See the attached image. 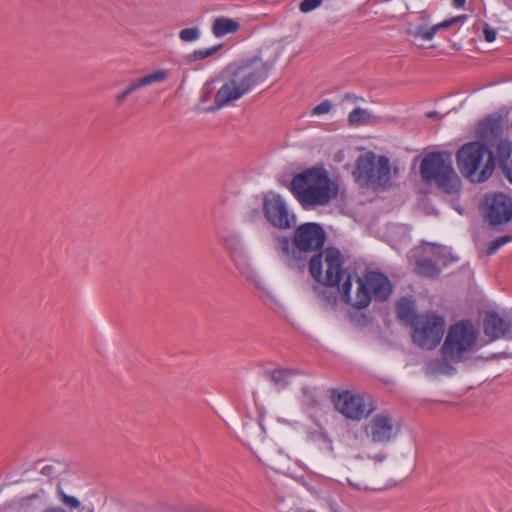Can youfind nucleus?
<instances>
[{"label": "nucleus", "mask_w": 512, "mask_h": 512, "mask_svg": "<svg viewBox=\"0 0 512 512\" xmlns=\"http://www.w3.org/2000/svg\"><path fill=\"white\" fill-rule=\"evenodd\" d=\"M361 186H382L390 179V163L384 156L377 157L372 152L360 155L353 172Z\"/></svg>", "instance_id": "obj_8"}, {"label": "nucleus", "mask_w": 512, "mask_h": 512, "mask_svg": "<svg viewBox=\"0 0 512 512\" xmlns=\"http://www.w3.org/2000/svg\"><path fill=\"white\" fill-rule=\"evenodd\" d=\"M346 99H349V100H358L359 97L353 95V94H346L345 96ZM360 100H363L362 98H360Z\"/></svg>", "instance_id": "obj_41"}, {"label": "nucleus", "mask_w": 512, "mask_h": 512, "mask_svg": "<svg viewBox=\"0 0 512 512\" xmlns=\"http://www.w3.org/2000/svg\"><path fill=\"white\" fill-rule=\"evenodd\" d=\"M147 75L149 76L152 84L161 83L168 79L170 71L167 69H159Z\"/></svg>", "instance_id": "obj_30"}, {"label": "nucleus", "mask_w": 512, "mask_h": 512, "mask_svg": "<svg viewBox=\"0 0 512 512\" xmlns=\"http://www.w3.org/2000/svg\"><path fill=\"white\" fill-rule=\"evenodd\" d=\"M60 500L70 509H76L80 506V501L76 497L67 495L62 491L60 492Z\"/></svg>", "instance_id": "obj_34"}, {"label": "nucleus", "mask_w": 512, "mask_h": 512, "mask_svg": "<svg viewBox=\"0 0 512 512\" xmlns=\"http://www.w3.org/2000/svg\"><path fill=\"white\" fill-rule=\"evenodd\" d=\"M303 394H304V402L307 404V405H313L316 401H315V396L313 394V392L308 389V388H303Z\"/></svg>", "instance_id": "obj_36"}, {"label": "nucleus", "mask_w": 512, "mask_h": 512, "mask_svg": "<svg viewBox=\"0 0 512 512\" xmlns=\"http://www.w3.org/2000/svg\"><path fill=\"white\" fill-rule=\"evenodd\" d=\"M239 27V23L231 18L218 17L213 21L211 29L215 37L221 38L227 34L236 32Z\"/></svg>", "instance_id": "obj_23"}, {"label": "nucleus", "mask_w": 512, "mask_h": 512, "mask_svg": "<svg viewBox=\"0 0 512 512\" xmlns=\"http://www.w3.org/2000/svg\"><path fill=\"white\" fill-rule=\"evenodd\" d=\"M135 82H136L137 86L139 87V89L142 87H145V86L152 85L148 75H145L143 77L136 79Z\"/></svg>", "instance_id": "obj_37"}, {"label": "nucleus", "mask_w": 512, "mask_h": 512, "mask_svg": "<svg viewBox=\"0 0 512 512\" xmlns=\"http://www.w3.org/2000/svg\"><path fill=\"white\" fill-rule=\"evenodd\" d=\"M449 361H451L449 359ZM454 371V368L448 362V358L443 359H434L430 360L427 365L425 372L429 376H439V375H451Z\"/></svg>", "instance_id": "obj_24"}, {"label": "nucleus", "mask_w": 512, "mask_h": 512, "mask_svg": "<svg viewBox=\"0 0 512 512\" xmlns=\"http://www.w3.org/2000/svg\"><path fill=\"white\" fill-rule=\"evenodd\" d=\"M496 161L505 177L512 184V142L500 140L496 147Z\"/></svg>", "instance_id": "obj_17"}, {"label": "nucleus", "mask_w": 512, "mask_h": 512, "mask_svg": "<svg viewBox=\"0 0 512 512\" xmlns=\"http://www.w3.org/2000/svg\"><path fill=\"white\" fill-rule=\"evenodd\" d=\"M464 19H465L464 16H459V17H454L451 19L444 20L438 24L433 25L430 28L424 27V26H419V27H417V29L414 33V36L416 38H421L425 41H430L434 38L435 34L440 29L448 28V27L452 26L454 23H456L457 21L464 20Z\"/></svg>", "instance_id": "obj_21"}, {"label": "nucleus", "mask_w": 512, "mask_h": 512, "mask_svg": "<svg viewBox=\"0 0 512 512\" xmlns=\"http://www.w3.org/2000/svg\"><path fill=\"white\" fill-rule=\"evenodd\" d=\"M201 31L198 27L184 28L179 31V39L184 43L195 42L200 39Z\"/></svg>", "instance_id": "obj_27"}, {"label": "nucleus", "mask_w": 512, "mask_h": 512, "mask_svg": "<svg viewBox=\"0 0 512 512\" xmlns=\"http://www.w3.org/2000/svg\"><path fill=\"white\" fill-rule=\"evenodd\" d=\"M414 302L410 299L403 298L398 302L397 315L403 321H411L416 318Z\"/></svg>", "instance_id": "obj_25"}, {"label": "nucleus", "mask_w": 512, "mask_h": 512, "mask_svg": "<svg viewBox=\"0 0 512 512\" xmlns=\"http://www.w3.org/2000/svg\"><path fill=\"white\" fill-rule=\"evenodd\" d=\"M291 191L304 208L325 206L337 198L338 184L323 167H312L295 175Z\"/></svg>", "instance_id": "obj_3"}, {"label": "nucleus", "mask_w": 512, "mask_h": 512, "mask_svg": "<svg viewBox=\"0 0 512 512\" xmlns=\"http://www.w3.org/2000/svg\"><path fill=\"white\" fill-rule=\"evenodd\" d=\"M50 469H51V466L47 465V466L43 467L42 472L43 473H48Z\"/></svg>", "instance_id": "obj_42"}, {"label": "nucleus", "mask_w": 512, "mask_h": 512, "mask_svg": "<svg viewBox=\"0 0 512 512\" xmlns=\"http://www.w3.org/2000/svg\"><path fill=\"white\" fill-rule=\"evenodd\" d=\"M326 267H327V266H326V263H325V261L323 260V266H322V271H323V273H325V272H326Z\"/></svg>", "instance_id": "obj_45"}, {"label": "nucleus", "mask_w": 512, "mask_h": 512, "mask_svg": "<svg viewBox=\"0 0 512 512\" xmlns=\"http://www.w3.org/2000/svg\"><path fill=\"white\" fill-rule=\"evenodd\" d=\"M278 56L279 54L275 53L272 59L264 60L260 55L239 66L230 67L226 71V78L222 86L215 95L213 109H220L240 99L254 86L264 81Z\"/></svg>", "instance_id": "obj_2"}, {"label": "nucleus", "mask_w": 512, "mask_h": 512, "mask_svg": "<svg viewBox=\"0 0 512 512\" xmlns=\"http://www.w3.org/2000/svg\"><path fill=\"white\" fill-rule=\"evenodd\" d=\"M332 107L333 104L330 100H324L312 109L311 114L313 116H322L328 114L331 111Z\"/></svg>", "instance_id": "obj_29"}, {"label": "nucleus", "mask_w": 512, "mask_h": 512, "mask_svg": "<svg viewBox=\"0 0 512 512\" xmlns=\"http://www.w3.org/2000/svg\"><path fill=\"white\" fill-rule=\"evenodd\" d=\"M326 240L323 228L317 223H304L297 227L294 232L292 247L286 236H278L275 240V248L280 253L283 261L290 268H302L304 262L298 254L301 252H312L322 248Z\"/></svg>", "instance_id": "obj_4"}, {"label": "nucleus", "mask_w": 512, "mask_h": 512, "mask_svg": "<svg viewBox=\"0 0 512 512\" xmlns=\"http://www.w3.org/2000/svg\"><path fill=\"white\" fill-rule=\"evenodd\" d=\"M379 117L370 110L364 108H355L348 115V121L352 126L373 125L379 122Z\"/></svg>", "instance_id": "obj_22"}, {"label": "nucleus", "mask_w": 512, "mask_h": 512, "mask_svg": "<svg viewBox=\"0 0 512 512\" xmlns=\"http://www.w3.org/2000/svg\"><path fill=\"white\" fill-rule=\"evenodd\" d=\"M512 238L510 236H501L497 239H495L488 248V253L493 254L495 253L500 247L504 246L508 242H510Z\"/></svg>", "instance_id": "obj_33"}, {"label": "nucleus", "mask_w": 512, "mask_h": 512, "mask_svg": "<svg viewBox=\"0 0 512 512\" xmlns=\"http://www.w3.org/2000/svg\"><path fill=\"white\" fill-rule=\"evenodd\" d=\"M499 123L494 119H485L481 121L475 130L478 141L486 144L492 142L499 135Z\"/></svg>", "instance_id": "obj_19"}, {"label": "nucleus", "mask_w": 512, "mask_h": 512, "mask_svg": "<svg viewBox=\"0 0 512 512\" xmlns=\"http://www.w3.org/2000/svg\"><path fill=\"white\" fill-rule=\"evenodd\" d=\"M322 2L323 0H303L300 3L299 9L303 13H308L318 8Z\"/></svg>", "instance_id": "obj_32"}, {"label": "nucleus", "mask_w": 512, "mask_h": 512, "mask_svg": "<svg viewBox=\"0 0 512 512\" xmlns=\"http://www.w3.org/2000/svg\"><path fill=\"white\" fill-rule=\"evenodd\" d=\"M263 210L268 222L279 229H288L295 224V215L291 213L284 199L276 193L264 197Z\"/></svg>", "instance_id": "obj_14"}, {"label": "nucleus", "mask_w": 512, "mask_h": 512, "mask_svg": "<svg viewBox=\"0 0 512 512\" xmlns=\"http://www.w3.org/2000/svg\"><path fill=\"white\" fill-rule=\"evenodd\" d=\"M496 155L480 142L472 141L462 145L456 154V163L460 173L473 183L488 180L495 168Z\"/></svg>", "instance_id": "obj_5"}, {"label": "nucleus", "mask_w": 512, "mask_h": 512, "mask_svg": "<svg viewBox=\"0 0 512 512\" xmlns=\"http://www.w3.org/2000/svg\"><path fill=\"white\" fill-rule=\"evenodd\" d=\"M343 257L334 247H328L313 256L309 262L311 276L326 286H337L341 300L355 309L366 308L374 297L386 300L392 287L389 279L382 273L367 272L363 277L342 268Z\"/></svg>", "instance_id": "obj_1"}, {"label": "nucleus", "mask_w": 512, "mask_h": 512, "mask_svg": "<svg viewBox=\"0 0 512 512\" xmlns=\"http://www.w3.org/2000/svg\"><path fill=\"white\" fill-rule=\"evenodd\" d=\"M420 174L427 182L434 181L448 194H457L461 179L453 168L452 154L447 151L431 152L421 162Z\"/></svg>", "instance_id": "obj_6"}, {"label": "nucleus", "mask_w": 512, "mask_h": 512, "mask_svg": "<svg viewBox=\"0 0 512 512\" xmlns=\"http://www.w3.org/2000/svg\"><path fill=\"white\" fill-rule=\"evenodd\" d=\"M138 89H139V87L137 86V84L134 80L125 90H123L121 93L116 95V97H115L116 103L122 104L130 94L134 93Z\"/></svg>", "instance_id": "obj_31"}, {"label": "nucleus", "mask_w": 512, "mask_h": 512, "mask_svg": "<svg viewBox=\"0 0 512 512\" xmlns=\"http://www.w3.org/2000/svg\"><path fill=\"white\" fill-rule=\"evenodd\" d=\"M222 241L239 273L255 285H262L264 280L254 267L242 236L237 232H229L223 236Z\"/></svg>", "instance_id": "obj_10"}, {"label": "nucleus", "mask_w": 512, "mask_h": 512, "mask_svg": "<svg viewBox=\"0 0 512 512\" xmlns=\"http://www.w3.org/2000/svg\"><path fill=\"white\" fill-rule=\"evenodd\" d=\"M36 497H37V495H36V494H33V495L29 496V497H26V498L21 499V501H20V505H19V506H20V508H24V507H26V506L28 505V503H29L32 499H34V498H36Z\"/></svg>", "instance_id": "obj_38"}, {"label": "nucleus", "mask_w": 512, "mask_h": 512, "mask_svg": "<svg viewBox=\"0 0 512 512\" xmlns=\"http://www.w3.org/2000/svg\"><path fill=\"white\" fill-rule=\"evenodd\" d=\"M410 229L404 224H392L387 229V237L392 247L399 249L409 243Z\"/></svg>", "instance_id": "obj_20"}, {"label": "nucleus", "mask_w": 512, "mask_h": 512, "mask_svg": "<svg viewBox=\"0 0 512 512\" xmlns=\"http://www.w3.org/2000/svg\"><path fill=\"white\" fill-rule=\"evenodd\" d=\"M219 48H220V46L217 45V46H213V47H209V48H201V49L194 50L191 54H189L187 56V61L193 62V61H200V60L209 58L214 53H216Z\"/></svg>", "instance_id": "obj_26"}, {"label": "nucleus", "mask_w": 512, "mask_h": 512, "mask_svg": "<svg viewBox=\"0 0 512 512\" xmlns=\"http://www.w3.org/2000/svg\"><path fill=\"white\" fill-rule=\"evenodd\" d=\"M478 330L468 321H461L448 330L442 346L443 357L453 362L466 359L477 348Z\"/></svg>", "instance_id": "obj_7"}, {"label": "nucleus", "mask_w": 512, "mask_h": 512, "mask_svg": "<svg viewBox=\"0 0 512 512\" xmlns=\"http://www.w3.org/2000/svg\"><path fill=\"white\" fill-rule=\"evenodd\" d=\"M291 376L292 373L289 370H276L272 373V380L280 388H283L290 383L289 379Z\"/></svg>", "instance_id": "obj_28"}, {"label": "nucleus", "mask_w": 512, "mask_h": 512, "mask_svg": "<svg viewBox=\"0 0 512 512\" xmlns=\"http://www.w3.org/2000/svg\"><path fill=\"white\" fill-rule=\"evenodd\" d=\"M422 250L426 254L432 255L436 261L441 262L444 265L457 262L459 260L458 255L455 254L451 248L446 246L425 243L423 244Z\"/></svg>", "instance_id": "obj_18"}, {"label": "nucleus", "mask_w": 512, "mask_h": 512, "mask_svg": "<svg viewBox=\"0 0 512 512\" xmlns=\"http://www.w3.org/2000/svg\"><path fill=\"white\" fill-rule=\"evenodd\" d=\"M482 210L490 224L507 223L512 218V198L503 192L486 194Z\"/></svg>", "instance_id": "obj_13"}, {"label": "nucleus", "mask_w": 512, "mask_h": 512, "mask_svg": "<svg viewBox=\"0 0 512 512\" xmlns=\"http://www.w3.org/2000/svg\"><path fill=\"white\" fill-rule=\"evenodd\" d=\"M510 329L511 322L497 314L490 313L484 320V333L491 340L505 337L510 332Z\"/></svg>", "instance_id": "obj_16"}, {"label": "nucleus", "mask_w": 512, "mask_h": 512, "mask_svg": "<svg viewBox=\"0 0 512 512\" xmlns=\"http://www.w3.org/2000/svg\"><path fill=\"white\" fill-rule=\"evenodd\" d=\"M331 400L335 409L350 420L360 421L376 410L371 396L349 390L333 391Z\"/></svg>", "instance_id": "obj_9"}, {"label": "nucleus", "mask_w": 512, "mask_h": 512, "mask_svg": "<svg viewBox=\"0 0 512 512\" xmlns=\"http://www.w3.org/2000/svg\"><path fill=\"white\" fill-rule=\"evenodd\" d=\"M412 339L423 349H434L440 343L444 334V320L434 314L416 316L412 321Z\"/></svg>", "instance_id": "obj_11"}, {"label": "nucleus", "mask_w": 512, "mask_h": 512, "mask_svg": "<svg viewBox=\"0 0 512 512\" xmlns=\"http://www.w3.org/2000/svg\"><path fill=\"white\" fill-rule=\"evenodd\" d=\"M400 430V423L387 412L375 414L363 428L366 437L375 444H386L395 440Z\"/></svg>", "instance_id": "obj_12"}, {"label": "nucleus", "mask_w": 512, "mask_h": 512, "mask_svg": "<svg viewBox=\"0 0 512 512\" xmlns=\"http://www.w3.org/2000/svg\"><path fill=\"white\" fill-rule=\"evenodd\" d=\"M496 35V30L494 28L490 27L488 24L484 25L483 36L487 42H494L496 40Z\"/></svg>", "instance_id": "obj_35"}, {"label": "nucleus", "mask_w": 512, "mask_h": 512, "mask_svg": "<svg viewBox=\"0 0 512 512\" xmlns=\"http://www.w3.org/2000/svg\"><path fill=\"white\" fill-rule=\"evenodd\" d=\"M42 512H67L64 508L59 506H51L44 509Z\"/></svg>", "instance_id": "obj_39"}, {"label": "nucleus", "mask_w": 512, "mask_h": 512, "mask_svg": "<svg viewBox=\"0 0 512 512\" xmlns=\"http://www.w3.org/2000/svg\"><path fill=\"white\" fill-rule=\"evenodd\" d=\"M452 1H453L454 7H456V8H462L466 3V0H452Z\"/></svg>", "instance_id": "obj_40"}, {"label": "nucleus", "mask_w": 512, "mask_h": 512, "mask_svg": "<svg viewBox=\"0 0 512 512\" xmlns=\"http://www.w3.org/2000/svg\"><path fill=\"white\" fill-rule=\"evenodd\" d=\"M436 115H437V112H429V113L427 114V116H428L429 118H433V117H435Z\"/></svg>", "instance_id": "obj_43"}, {"label": "nucleus", "mask_w": 512, "mask_h": 512, "mask_svg": "<svg viewBox=\"0 0 512 512\" xmlns=\"http://www.w3.org/2000/svg\"><path fill=\"white\" fill-rule=\"evenodd\" d=\"M423 245L413 249L409 253V261H414V271L421 276L435 277L439 274V269L433 263L434 257L426 254L423 250Z\"/></svg>", "instance_id": "obj_15"}, {"label": "nucleus", "mask_w": 512, "mask_h": 512, "mask_svg": "<svg viewBox=\"0 0 512 512\" xmlns=\"http://www.w3.org/2000/svg\"><path fill=\"white\" fill-rule=\"evenodd\" d=\"M384 458H385V456H384V455H380V456H376V457H375V459H376L377 461H382V460H384Z\"/></svg>", "instance_id": "obj_44"}]
</instances>
